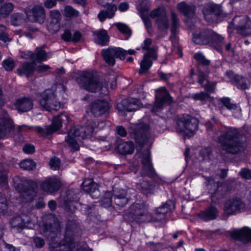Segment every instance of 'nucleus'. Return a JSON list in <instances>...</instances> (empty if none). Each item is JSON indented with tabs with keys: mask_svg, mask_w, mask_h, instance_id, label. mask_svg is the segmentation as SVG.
<instances>
[{
	"mask_svg": "<svg viewBox=\"0 0 251 251\" xmlns=\"http://www.w3.org/2000/svg\"><path fill=\"white\" fill-rule=\"evenodd\" d=\"M53 223L45 224L43 226V232L41 233L49 240L50 251H73L75 248L74 235L76 225L73 222H69L67 225L64 239L58 242L57 239L60 235V225L53 215Z\"/></svg>",
	"mask_w": 251,
	"mask_h": 251,
	"instance_id": "f257e3e1",
	"label": "nucleus"
},
{
	"mask_svg": "<svg viewBox=\"0 0 251 251\" xmlns=\"http://www.w3.org/2000/svg\"><path fill=\"white\" fill-rule=\"evenodd\" d=\"M79 86L83 89L92 92H99L100 95L105 96L108 94V89H113L116 85V78H112L111 81L104 84L101 82L96 72L88 71L83 72L77 78Z\"/></svg>",
	"mask_w": 251,
	"mask_h": 251,
	"instance_id": "f03ea898",
	"label": "nucleus"
},
{
	"mask_svg": "<svg viewBox=\"0 0 251 251\" xmlns=\"http://www.w3.org/2000/svg\"><path fill=\"white\" fill-rule=\"evenodd\" d=\"M241 130L234 127H227L226 131L219 136L218 140L222 149L226 152L235 154L244 150L241 141Z\"/></svg>",
	"mask_w": 251,
	"mask_h": 251,
	"instance_id": "7ed1b4c3",
	"label": "nucleus"
},
{
	"mask_svg": "<svg viewBox=\"0 0 251 251\" xmlns=\"http://www.w3.org/2000/svg\"><path fill=\"white\" fill-rule=\"evenodd\" d=\"M99 124L103 125V122H102L98 124L93 120H89L83 126L72 127L66 136L65 141L68 145L75 151H78L79 146L76 138L77 137L85 139L91 138L95 128L98 127Z\"/></svg>",
	"mask_w": 251,
	"mask_h": 251,
	"instance_id": "20e7f679",
	"label": "nucleus"
},
{
	"mask_svg": "<svg viewBox=\"0 0 251 251\" xmlns=\"http://www.w3.org/2000/svg\"><path fill=\"white\" fill-rule=\"evenodd\" d=\"M146 119L143 118L131 126L129 131L130 138L134 140L137 145L141 147L148 144L151 145L154 140L149 124L145 121Z\"/></svg>",
	"mask_w": 251,
	"mask_h": 251,
	"instance_id": "39448f33",
	"label": "nucleus"
},
{
	"mask_svg": "<svg viewBox=\"0 0 251 251\" xmlns=\"http://www.w3.org/2000/svg\"><path fill=\"white\" fill-rule=\"evenodd\" d=\"M193 36V41L196 44L209 45L218 51H221L223 49L224 37L211 30L196 32Z\"/></svg>",
	"mask_w": 251,
	"mask_h": 251,
	"instance_id": "423d86ee",
	"label": "nucleus"
},
{
	"mask_svg": "<svg viewBox=\"0 0 251 251\" xmlns=\"http://www.w3.org/2000/svg\"><path fill=\"white\" fill-rule=\"evenodd\" d=\"M19 179L18 176L13 180V186L20 195L21 201L23 202H30L33 201L37 195L38 188L37 183L31 180L24 179L22 183H16Z\"/></svg>",
	"mask_w": 251,
	"mask_h": 251,
	"instance_id": "0eeeda50",
	"label": "nucleus"
},
{
	"mask_svg": "<svg viewBox=\"0 0 251 251\" xmlns=\"http://www.w3.org/2000/svg\"><path fill=\"white\" fill-rule=\"evenodd\" d=\"M176 132L189 137L193 135L198 129L199 121L189 114H181L174 120Z\"/></svg>",
	"mask_w": 251,
	"mask_h": 251,
	"instance_id": "6e6552de",
	"label": "nucleus"
},
{
	"mask_svg": "<svg viewBox=\"0 0 251 251\" xmlns=\"http://www.w3.org/2000/svg\"><path fill=\"white\" fill-rule=\"evenodd\" d=\"M65 120L69 122L70 120L69 117L65 114H61L54 117L53 118L51 124L46 126L45 129L39 126H29L26 125H22L19 126L18 131L22 132L32 129L37 131L41 136H46L50 135L59 129L62 126L63 122Z\"/></svg>",
	"mask_w": 251,
	"mask_h": 251,
	"instance_id": "1a4fd4ad",
	"label": "nucleus"
},
{
	"mask_svg": "<svg viewBox=\"0 0 251 251\" xmlns=\"http://www.w3.org/2000/svg\"><path fill=\"white\" fill-rule=\"evenodd\" d=\"M150 214L148 207L143 203H134L129 207V212L126 216L130 221H135L138 223H144L150 221Z\"/></svg>",
	"mask_w": 251,
	"mask_h": 251,
	"instance_id": "9d476101",
	"label": "nucleus"
},
{
	"mask_svg": "<svg viewBox=\"0 0 251 251\" xmlns=\"http://www.w3.org/2000/svg\"><path fill=\"white\" fill-rule=\"evenodd\" d=\"M39 103L41 106L46 110L50 112L57 111L61 106L54 93L50 89H47L41 94Z\"/></svg>",
	"mask_w": 251,
	"mask_h": 251,
	"instance_id": "9b49d317",
	"label": "nucleus"
},
{
	"mask_svg": "<svg viewBox=\"0 0 251 251\" xmlns=\"http://www.w3.org/2000/svg\"><path fill=\"white\" fill-rule=\"evenodd\" d=\"M206 189L211 194L210 199L212 203L219 204L221 200L224 197V192L223 187V183L216 181L212 177H208L206 179Z\"/></svg>",
	"mask_w": 251,
	"mask_h": 251,
	"instance_id": "f8f14e48",
	"label": "nucleus"
},
{
	"mask_svg": "<svg viewBox=\"0 0 251 251\" xmlns=\"http://www.w3.org/2000/svg\"><path fill=\"white\" fill-rule=\"evenodd\" d=\"M135 52V51L131 49L126 50L120 48H113L102 50L101 54L106 63L112 66L115 63L116 58L124 60L127 54H133Z\"/></svg>",
	"mask_w": 251,
	"mask_h": 251,
	"instance_id": "ddd939ff",
	"label": "nucleus"
},
{
	"mask_svg": "<svg viewBox=\"0 0 251 251\" xmlns=\"http://www.w3.org/2000/svg\"><path fill=\"white\" fill-rule=\"evenodd\" d=\"M245 207L246 203L241 197L233 196L224 202L223 210L226 215L231 216L241 212Z\"/></svg>",
	"mask_w": 251,
	"mask_h": 251,
	"instance_id": "4468645a",
	"label": "nucleus"
},
{
	"mask_svg": "<svg viewBox=\"0 0 251 251\" xmlns=\"http://www.w3.org/2000/svg\"><path fill=\"white\" fill-rule=\"evenodd\" d=\"M10 228L20 232L24 228H31L33 224L30 217L25 214L15 216L9 221Z\"/></svg>",
	"mask_w": 251,
	"mask_h": 251,
	"instance_id": "2eb2a0df",
	"label": "nucleus"
},
{
	"mask_svg": "<svg viewBox=\"0 0 251 251\" xmlns=\"http://www.w3.org/2000/svg\"><path fill=\"white\" fill-rule=\"evenodd\" d=\"M142 165V176L153 177L156 175L151 161V152L149 150L143 151L140 155Z\"/></svg>",
	"mask_w": 251,
	"mask_h": 251,
	"instance_id": "dca6fc26",
	"label": "nucleus"
},
{
	"mask_svg": "<svg viewBox=\"0 0 251 251\" xmlns=\"http://www.w3.org/2000/svg\"><path fill=\"white\" fill-rule=\"evenodd\" d=\"M150 17L155 19V23L161 31L167 30L169 27V21L166 11L161 8L154 9L150 13Z\"/></svg>",
	"mask_w": 251,
	"mask_h": 251,
	"instance_id": "f3484780",
	"label": "nucleus"
},
{
	"mask_svg": "<svg viewBox=\"0 0 251 251\" xmlns=\"http://www.w3.org/2000/svg\"><path fill=\"white\" fill-rule=\"evenodd\" d=\"M114 0H98L100 4L104 7H106L105 10H101L98 14V18L99 20L102 22L106 18H112L117 8L115 4L112 3Z\"/></svg>",
	"mask_w": 251,
	"mask_h": 251,
	"instance_id": "a211bd4d",
	"label": "nucleus"
},
{
	"mask_svg": "<svg viewBox=\"0 0 251 251\" xmlns=\"http://www.w3.org/2000/svg\"><path fill=\"white\" fill-rule=\"evenodd\" d=\"M171 97L165 88H160L155 92V101L151 109L152 112H156L161 109L166 102H169Z\"/></svg>",
	"mask_w": 251,
	"mask_h": 251,
	"instance_id": "6ab92c4d",
	"label": "nucleus"
},
{
	"mask_svg": "<svg viewBox=\"0 0 251 251\" xmlns=\"http://www.w3.org/2000/svg\"><path fill=\"white\" fill-rule=\"evenodd\" d=\"M61 185L60 180L54 176L48 177L40 183L41 189L50 194L58 191Z\"/></svg>",
	"mask_w": 251,
	"mask_h": 251,
	"instance_id": "aec40b11",
	"label": "nucleus"
},
{
	"mask_svg": "<svg viewBox=\"0 0 251 251\" xmlns=\"http://www.w3.org/2000/svg\"><path fill=\"white\" fill-rule=\"evenodd\" d=\"M140 104V101L137 99L129 98L118 103L116 108L119 112H132L138 110Z\"/></svg>",
	"mask_w": 251,
	"mask_h": 251,
	"instance_id": "412c9836",
	"label": "nucleus"
},
{
	"mask_svg": "<svg viewBox=\"0 0 251 251\" xmlns=\"http://www.w3.org/2000/svg\"><path fill=\"white\" fill-rule=\"evenodd\" d=\"M26 15L29 21L40 24L44 23L46 17L44 7L38 5H35L31 11L27 12Z\"/></svg>",
	"mask_w": 251,
	"mask_h": 251,
	"instance_id": "4be33fe9",
	"label": "nucleus"
},
{
	"mask_svg": "<svg viewBox=\"0 0 251 251\" xmlns=\"http://www.w3.org/2000/svg\"><path fill=\"white\" fill-rule=\"evenodd\" d=\"M33 99L31 97H24L17 99L14 107L18 112H26L30 111L33 106Z\"/></svg>",
	"mask_w": 251,
	"mask_h": 251,
	"instance_id": "5701e85b",
	"label": "nucleus"
},
{
	"mask_svg": "<svg viewBox=\"0 0 251 251\" xmlns=\"http://www.w3.org/2000/svg\"><path fill=\"white\" fill-rule=\"evenodd\" d=\"M107 200L108 201V205H112V203H114L119 207L124 206L128 201V199L126 197V192L123 189L114 192L111 197V199H107Z\"/></svg>",
	"mask_w": 251,
	"mask_h": 251,
	"instance_id": "b1692460",
	"label": "nucleus"
},
{
	"mask_svg": "<svg viewBox=\"0 0 251 251\" xmlns=\"http://www.w3.org/2000/svg\"><path fill=\"white\" fill-rule=\"evenodd\" d=\"M231 236L244 243L251 242V229L245 226L241 229H236L231 232Z\"/></svg>",
	"mask_w": 251,
	"mask_h": 251,
	"instance_id": "393cba45",
	"label": "nucleus"
},
{
	"mask_svg": "<svg viewBox=\"0 0 251 251\" xmlns=\"http://www.w3.org/2000/svg\"><path fill=\"white\" fill-rule=\"evenodd\" d=\"M109 108V105L107 101L98 100L92 104L91 111L95 117H99L106 113Z\"/></svg>",
	"mask_w": 251,
	"mask_h": 251,
	"instance_id": "a878e982",
	"label": "nucleus"
},
{
	"mask_svg": "<svg viewBox=\"0 0 251 251\" xmlns=\"http://www.w3.org/2000/svg\"><path fill=\"white\" fill-rule=\"evenodd\" d=\"M82 189L90 194V197L96 199L100 196V192L97 188V185L93 182L91 179H85L81 184Z\"/></svg>",
	"mask_w": 251,
	"mask_h": 251,
	"instance_id": "bb28decb",
	"label": "nucleus"
},
{
	"mask_svg": "<svg viewBox=\"0 0 251 251\" xmlns=\"http://www.w3.org/2000/svg\"><path fill=\"white\" fill-rule=\"evenodd\" d=\"M13 127L12 120L8 114H5L3 117H0V138L8 134Z\"/></svg>",
	"mask_w": 251,
	"mask_h": 251,
	"instance_id": "cd10ccee",
	"label": "nucleus"
},
{
	"mask_svg": "<svg viewBox=\"0 0 251 251\" xmlns=\"http://www.w3.org/2000/svg\"><path fill=\"white\" fill-rule=\"evenodd\" d=\"M218 209L212 205L208 206L199 214V217L204 221H209L216 219L218 215Z\"/></svg>",
	"mask_w": 251,
	"mask_h": 251,
	"instance_id": "c85d7f7f",
	"label": "nucleus"
},
{
	"mask_svg": "<svg viewBox=\"0 0 251 251\" xmlns=\"http://www.w3.org/2000/svg\"><path fill=\"white\" fill-rule=\"evenodd\" d=\"M232 82L234 85L241 90H248L251 87V82L249 79L242 75H235Z\"/></svg>",
	"mask_w": 251,
	"mask_h": 251,
	"instance_id": "c756f323",
	"label": "nucleus"
},
{
	"mask_svg": "<svg viewBox=\"0 0 251 251\" xmlns=\"http://www.w3.org/2000/svg\"><path fill=\"white\" fill-rule=\"evenodd\" d=\"M52 55V52L47 53L43 48L37 47L34 52V62L40 63L45 61L51 58Z\"/></svg>",
	"mask_w": 251,
	"mask_h": 251,
	"instance_id": "7c9ffc66",
	"label": "nucleus"
},
{
	"mask_svg": "<svg viewBox=\"0 0 251 251\" xmlns=\"http://www.w3.org/2000/svg\"><path fill=\"white\" fill-rule=\"evenodd\" d=\"M34 68L33 63L25 62L17 69V72L20 76L24 75L28 77L34 72Z\"/></svg>",
	"mask_w": 251,
	"mask_h": 251,
	"instance_id": "2f4dec72",
	"label": "nucleus"
},
{
	"mask_svg": "<svg viewBox=\"0 0 251 251\" xmlns=\"http://www.w3.org/2000/svg\"><path fill=\"white\" fill-rule=\"evenodd\" d=\"M239 33L247 36L251 34V21L242 18L239 25H236Z\"/></svg>",
	"mask_w": 251,
	"mask_h": 251,
	"instance_id": "473e14b6",
	"label": "nucleus"
},
{
	"mask_svg": "<svg viewBox=\"0 0 251 251\" xmlns=\"http://www.w3.org/2000/svg\"><path fill=\"white\" fill-rule=\"evenodd\" d=\"M217 6L216 5H208L203 9V14L206 21L208 22H212L215 16L220 15V12H216Z\"/></svg>",
	"mask_w": 251,
	"mask_h": 251,
	"instance_id": "72a5a7b5",
	"label": "nucleus"
},
{
	"mask_svg": "<svg viewBox=\"0 0 251 251\" xmlns=\"http://www.w3.org/2000/svg\"><path fill=\"white\" fill-rule=\"evenodd\" d=\"M152 43V40L151 38L146 39L141 45L142 49L148 51L147 53L151 54V58L154 60L157 59V47L154 46L151 47Z\"/></svg>",
	"mask_w": 251,
	"mask_h": 251,
	"instance_id": "f704fd0d",
	"label": "nucleus"
},
{
	"mask_svg": "<svg viewBox=\"0 0 251 251\" xmlns=\"http://www.w3.org/2000/svg\"><path fill=\"white\" fill-rule=\"evenodd\" d=\"M117 150L122 154H132L134 150V146L131 142H122L118 144Z\"/></svg>",
	"mask_w": 251,
	"mask_h": 251,
	"instance_id": "c9c22d12",
	"label": "nucleus"
},
{
	"mask_svg": "<svg viewBox=\"0 0 251 251\" xmlns=\"http://www.w3.org/2000/svg\"><path fill=\"white\" fill-rule=\"evenodd\" d=\"M178 10L187 17L193 16L195 13V7L193 5H188L185 2H182L177 5Z\"/></svg>",
	"mask_w": 251,
	"mask_h": 251,
	"instance_id": "e433bc0d",
	"label": "nucleus"
},
{
	"mask_svg": "<svg viewBox=\"0 0 251 251\" xmlns=\"http://www.w3.org/2000/svg\"><path fill=\"white\" fill-rule=\"evenodd\" d=\"M172 28L171 35L170 39L173 44H176L177 43V37L176 35V29L178 24V19L176 14L173 11L171 12Z\"/></svg>",
	"mask_w": 251,
	"mask_h": 251,
	"instance_id": "4c0bfd02",
	"label": "nucleus"
},
{
	"mask_svg": "<svg viewBox=\"0 0 251 251\" xmlns=\"http://www.w3.org/2000/svg\"><path fill=\"white\" fill-rule=\"evenodd\" d=\"M150 58H151V54L146 53L144 55L140 63V68L138 71L140 74L147 72L151 67L152 61Z\"/></svg>",
	"mask_w": 251,
	"mask_h": 251,
	"instance_id": "58836bf2",
	"label": "nucleus"
},
{
	"mask_svg": "<svg viewBox=\"0 0 251 251\" xmlns=\"http://www.w3.org/2000/svg\"><path fill=\"white\" fill-rule=\"evenodd\" d=\"M97 43L101 46H107L109 42V37L106 30L102 29L96 32Z\"/></svg>",
	"mask_w": 251,
	"mask_h": 251,
	"instance_id": "ea45409f",
	"label": "nucleus"
},
{
	"mask_svg": "<svg viewBox=\"0 0 251 251\" xmlns=\"http://www.w3.org/2000/svg\"><path fill=\"white\" fill-rule=\"evenodd\" d=\"M7 199L4 195L0 193V215H6L8 213Z\"/></svg>",
	"mask_w": 251,
	"mask_h": 251,
	"instance_id": "a19ab883",
	"label": "nucleus"
},
{
	"mask_svg": "<svg viewBox=\"0 0 251 251\" xmlns=\"http://www.w3.org/2000/svg\"><path fill=\"white\" fill-rule=\"evenodd\" d=\"M36 163L32 159H25L20 163V167L25 170L30 171L36 167Z\"/></svg>",
	"mask_w": 251,
	"mask_h": 251,
	"instance_id": "79ce46f5",
	"label": "nucleus"
},
{
	"mask_svg": "<svg viewBox=\"0 0 251 251\" xmlns=\"http://www.w3.org/2000/svg\"><path fill=\"white\" fill-rule=\"evenodd\" d=\"M64 15L69 18H74L78 16L79 12L70 5H67L64 8Z\"/></svg>",
	"mask_w": 251,
	"mask_h": 251,
	"instance_id": "37998d69",
	"label": "nucleus"
},
{
	"mask_svg": "<svg viewBox=\"0 0 251 251\" xmlns=\"http://www.w3.org/2000/svg\"><path fill=\"white\" fill-rule=\"evenodd\" d=\"M13 9V5L12 3H5L0 8V14L4 17L8 15Z\"/></svg>",
	"mask_w": 251,
	"mask_h": 251,
	"instance_id": "c03bdc74",
	"label": "nucleus"
},
{
	"mask_svg": "<svg viewBox=\"0 0 251 251\" xmlns=\"http://www.w3.org/2000/svg\"><path fill=\"white\" fill-rule=\"evenodd\" d=\"M220 101L228 110H235L237 108V104L231 101V99L227 97L220 99Z\"/></svg>",
	"mask_w": 251,
	"mask_h": 251,
	"instance_id": "a18cd8bd",
	"label": "nucleus"
},
{
	"mask_svg": "<svg viewBox=\"0 0 251 251\" xmlns=\"http://www.w3.org/2000/svg\"><path fill=\"white\" fill-rule=\"evenodd\" d=\"M170 210V205L167 203H166L156 209L155 214L158 216H160V219H163Z\"/></svg>",
	"mask_w": 251,
	"mask_h": 251,
	"instance_id": "49530a36",
	"label": "nucleus"
},
{
	"mask_svg": "<svg viewBox=\"0 0 251 251\" xmlns=\"http://www.w3.org/2000/svg\"><path fill=\"white\" fill-rule=\"evenodd\" d=\"M0 187L8 189L7 172L6 170H0Z\"/></svg>",
	"mask_w": 251,
	"mask_h": 251,
	"instance_id": "de8ad7c7",
	"label": "nucleus"
},
{
	"mask_svg": "<svg viewBox=\"0 0 251 251\" xmlns=\"http://www.w3.org/2000/svg\"><path fill=\"white\" fill-rule=\"evenodd\" d=\"M194 57L201 65L208 66L210 63V61L207 59L201 52L195 53L194 55Z\"/></svg>",
	"mask_w": 251,
	"mask_h": 251,
	"instance_id": "09e8293b",
	"label": "nucleus"
},
{
	"mask_svg": "<svg viewBox=\"0 0 251 251\" xmlns=\"http://www.w3.org/2000/svg\"><path fill=\"white\" fill-rule=\"evenodd\" d=\"M60 27V22L52 21L50 20L47 25V29L51 33H55L57 32Z\"/></svg>",
	"mask_w": 251,
	"mask_h": 251,
	"instance_id": "8fccbe9b",
	"label": "nucleus"
},
{
	"mask_svg": "<svg viewBox=\"0 0 251 251\" xmlns=\"http://www.w3.org/2000/svg\"><path fill=\"white\" fill-rule=\"evenodd\" d=\"M2 65L4 69L7 71H12L15 66V62L12 58H8L3 60Z\"/></svg>",
	"mask_w": 251,
	"mask_h": 251,
	"instance_id": "3c124183",
	"label": "nucleus"
},
{
	"mask_svg": "<svg viewBox=\"0 0 251 251\" xmlns=\"http://www.w3.org/2000/svg\"><path fill=\"white\" fill-rule=\"evenodd\" d=\"M210 97L209 94L207 92H201L200 93L194 94L192 96V98L196 100H201L204 101L207 100Z\"/></svg>",
	"mask_w": 251,
	"mask_h": 251,
	"instance_id": "603ef678",
	"label": "nucleus"
},
{
	"mask_svg": "<svg viewBox=\"0 0 251 251\" xmlns=\"http://www.w3.org/2000/svg\"><path fill=\"white\" fill-rule=\"evenodd\" d=\"M206 75L202 71H200L198 75V82L202 86L206 83H208Z\"/></svg>",
	"mask_w": 251,
	"mask_h": 251,
	"instance_id": "864d4df0",
	"label": "nucleus"
},
{
	"mask_svg": "<svg viewBox=\"0 0 251 251\" xmlns=\"http://www.w3.org/2000/svg\"><path fill=\"white\" fill-rule=\"evenodd\" d=\"M60 161L58 158L53 157L51 158L49 162L50 168L53 170H57L60 167Z\"/></svg>",
	"mask_w": 251,
	"mask_h": 251,
	"instance_id": "5fc2aeb1",
	"label": "nucleus"
},
{
	"mask_svg": "<svg viewBox=\"0 0 251 251\" xmlns=\"http://www.w3.org/2000/svg\"><path fill=\"white\" fill-rule=\"evenodd\" d=\"M50 20L60 22L61 20V13L57 10H52L50 12Z\"/></svg>",
	"mask_w": 251,
	"mask_h": 251,
	"instance_id": "6e6d98bb",
	"label": "nucleus"
},
{
	"mask_svg": "<svg viewBox=\"0 0 251 251\" xmlns=\"http://www.w3.org/2000/svg\"><path fill=\"white\" fill-rule=\"evenodd\" d=\"M118 29L122 33L126 35H130L131 30L130 28L125 24L118 23L116 25Z\"/></svg>",
	"mask_w": 251,
	"mask_h": 251,
	"instance_id": "4d7b16f0",
	"label": "nucleus"
},
{
	"mask_svg": "<svg viewBox=\"0 0 251 251\" xmlns=\"http://www.w3.org/2000/svg\"><path fill=\"white\" fill-rule=\"evenodd\" d=\"M241 176L246 179H251V170L247 168L242 169L239 173Z\"/></svg>",
	"mask_w": 251,
	"mask_h": 251,
	"instance_id": "13d9d810",
	"label": "nucleus"
},
{
	"mask_svg": "<svg viewBox=\"0 0 251 251\" xmlns=\"http://www.w3.org/2000/svg\"><path fill=\"white\" fill-rule=\"evenodd\" d=\"M21 57L25 59H29L34 62V52L31 51L27 50L21 53Z\"/></svg>",
	"mask_w": 251,
	"mask_h": 251,
	"instance_id": "bf43d9fd",
	"label": "nucleus"
},
{
	"mask_svg": "<svg viewBox=\"0 0 251 251\" xmlns=\"http://www.w3.org/2000/svg\"><path fill=\"white\" fill-rule=\"evenodd\" d=\"M72 33L69 29H66L64 33L62 34L61 37L62 40L65 42H71Z\"/></svg>",
	"mask_w": 251,
	"mask_h": 251,
	"instance_id": "052dcab7",
	"label": "nucleus"
},
{
	"mask_svg": "<svg viewBox=\"0 0 251 251\" xmlns=\"http://www.w3.org/2000/svg\"><path fill=\"white\" fill-rule=\"evenodd\" d=\"M33 242L35 247L37 248H41L43 247L45 244L44 240L41 237H34L33 238Z\"/></svg>",
	"mask_w": 251,
	"mask_h": 251,
	"instance_id": "680f3d73",
	"label": "nucleus"
},
{
	"mask_svg": "<svg viewBox=\"0 0 251 251\" xmlns=\"http://www.w3.org/2000/svg\"><path fill=\"white\" fill-rule=\"evenodd\" d=\"M2 243L4 251H20L19 249L15 247L11 244L7 243L4 240H2Z\"/></svg>",
	"mask_w": 251,
	"mask_h": 251,
	"instance_id": "e2e57ef3",
	"label": "nucleus"
},
{
	"mask_svg": "<svg viewBox=\"0 0 251 251\" xmlns=\"http://www.w3.org/2000/svg\"><path fill=\"white\" fill-rule=\"evenodd\" d=\"M23 150L24 152L31 154L35 151V147L31 144H27L24 146Z\"/></svg>",
	"mask_w": 251,
	"mask_h": 251,
	"instance_id": "0e129e2a",
	"label": "nucleus"
},
{
	"mask_svg": "<svg viewBox=\"0 0 251 251\" xmlns=\"http://www.w3.org/2000/svg\"><path fill=\"white\" fill-rule=\"evenodd\" d=\"M81 37V33L79 31H75L72 36L71 42L78 43L80 41Z\"/></svg>",
	"mask_w": 251,
	"mask_h": 251,
	"instance_id": "69168bd1",
	"label": "nucleus"
},
{
	"mask_svg": "<svg viewBox=\"0 0 251 251\" xmlns=\"http://www.w3.org/2000/svg\"><path fill=\"white\" fill-rule=\"evenodd\" d=\"M211 152V149L210 148L208 147L202 149L201 153L204 158H206V157H207L208 158H210Z\"/></svg>",
	"mask_w": 251,
	"mask_h": 251,
	"instance_id": "338daca9",
	"label": "nucleus"
},
{
	"mask_svg": "<svg viewBox=\"0 0 251 251\" xmlns=\"http://www.w3.org/2000/svg\"><path fill=\"white\" fill-rule=\"evenodd\" d=\"M130 169L132 172H133L134 174H136L138 169V163L135 160H132L130 162Z\"/></svg>",
	"mask_w": 251,
	"mask_h": 251,
	"instance_id": "774afa93",
	"label": "nucleus"
}]
</instances>
